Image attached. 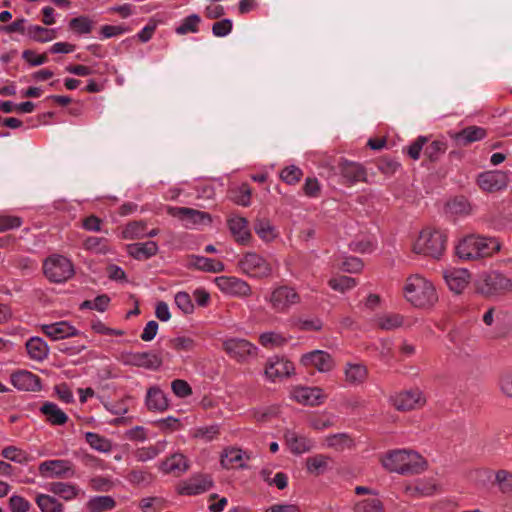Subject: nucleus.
<instances>
[{"label": "nucleus", "mask_w": 512, "mask_h": 512, "mask_svg": "<svg viewBox=\"0 0 512 512\" xmlns=\"http://www.w3.org/2000/svg\"><path fill=\"white\" fill-rule=\"evenodd\" d=\"M382 465L390 472L414 475L426 470L427 461L422 455L413 450L396 449L389 451L382 458Z\"/></svg>", "instance_id": "1"}, {"label": "nucleus", "mask_w": 512, "mask_h": 512, "mask_svg": "<svg viewBox=\"0 0 512 512\" xmlns=\"http://www.w3.org/2000/svg\"><path fill=\"white\" fill-rule=\"evenodd\" d=\"M502 244L496 237L469 235L459 241L456 255L463 260H478L492 257L501 250Z\"/></svg>", "instance_id": "2"}, {"label": "nucleus", "mask_w": 512, "mask_h": 512, "mask_svg": "<svg viewBox=\"0 0 512 512\" xmlns=\"http://www.w3.org/2000/svg\"><path fill=\"white\" fill-rule=\"evenodd\" d=\"M405 299L414 307L428 309L438 301L436 289L431 281L415 274L406 279L403 287Z\"/></svg>", "instance_id": "3"}, {"label": "nucleus", "mask_w": 512, "mask_h": 512, "mask_svg": "<svg viewBox=\"0 0 512 512\" xmlns=\"http://www.w3.org/2000/svg\"><path fill=\"white\" fill-rule=\"evenodd\" d=\"M446 244L447 235L443 231L428 227L420 232L413 249L418 254L437 259L445 251Z\"/></svg>", "instance_id": "4"}, {"label": "nucleus", "mask_w": 512, "mask_h": 512, "mask_svg": "<svg viewBox=\"0 0 512 512\" xmlns=\"http://www.w3.org/2000/svg\"><path fill=\"white\" fill-rule=\"evenodd\" d=\"M475 288L485 297L500 296L512 290V280L499 271L484 272L478 276Z\"/></svg>", "instance_id": "5"}, {"label": "nucleus", "mask_w": 512, "mask_h": 512, "mask_svg": "<svg viewBox=\"0 0 512 512\" xmlns=\"http://www.w3.org/2000/svg\"><path fill=\"white\" fill-rule=\"evenodd\" d=\"M240 271L255 279L269 278L273 274L271 263L256 252H247L238 262Z\"/></svg>", "instance_id": "6"}, {"label": "nucleus", "mask_w": 512, "mask_h": 512, "mask_svg": "<svg viewBox=\"0 0 512 512\" xmlns=\"http://www.w3.org/2000/svg\"><path fill=\"white\" fill-rule=\"evenodd\" d=\"M267 301L275 312L285 314L301 302V296L295 288L279 285L272 289Z\"/></svg>", "instance_id": "7"}, {"label": "nucleus", "mask_w": 512, "mask_h": 512, "mask_svg": "<svg viewBox=\"0 0 512 512\" xmlns=\"http://www.w3.org/2000/svg\"><path fill=\"white\" fill-rule=\"evenodd\" d=\"M43 272L49 281L62 283L74 275V267L68 258L62 255H52L44 261Z\"/></svg>", "instance_id": "8"}, {"label": "nucleus", "mask_w": 512, "mask_h": 512, "mask_svg": "<svg viewBox=\"0 0 512 512\" xmlns=\"http://www.w3.org/2000/svg\"><path fill=\"white\" fill-rule=\"evenodd\" d=\"M223 350L232 359L239 363L247 362L257 356L258 348L243 338H229L222 343Z\"/></svg>", "instance_id": "9"}, {"label": "nucleus", "mask_w": 512, "mask_h": 512, "mask_svg": "<svg viewBox=\"0 0 512 512\" xmlns=\"http://www.w3.org/2000/svg\"><path fill=\"white\" fill-rule=\"evenodd\" d=\"M391 401L398 411H410L423 407L426 404V397L419 388H411L397 393Z\"/></svg>", "instance_id": "10"}, {"label": "nucleus", "mask_w": 512, "mask_h": 512, "mask_svg": "<svg viewBox=\"0 0 512 512\" xmlns=\"http://www.w3.org/2000/svg\"><path fill=\"white\" fill-rule=\"evenodd\" d=\"M508 182V174L500 170L482 172L477 176L479 188L488 193L505 189Z\"/></svg>", "instance_id": "11"}, {"label": "nucleus", "mask_w": 512, "mask_h": 512, "mask_svg": "<svg viewBox=\"0 0 512 512\" xmlns=\"http://www.w3.org/2000/svg\"><path fill=\"white\" fill-rule=\"evenodd\" d=\"M300 362L306 368H315L321 373L329 372L335 366L332 356L323 350H313L303 354Z\"/></svg>", "instance_id": "12"}, {"label": "nucleus", "mask_w": 512, "mask_h": 512, "mask_svg": "<svg viewBox=\"0 0 512 512\" xmlns=\"http://www.w3.org/2000/svg\"><path fill=\"white\" fill-rule=\"evenodd\" d=\"M218 288L229 295L237 297H249L252 294L251 286L237 277L220 276L216 278Z\"/></svg>", "instance_id": "13"}, {"label": "nucleus", "mask_w": 512, "mask_h": 512, "mask_svg": "<svg viewBox=\"0 0 512 512\" xmlns=\"http://www.w3.org/2000/svg\"><path fill=\"white\" fill-rule=\"evenodd\" d=\"M39 473L43 477L65 478L74 475L73 464L69 460H47L39 465Z\"/></svg>", "instance_id": "14"}, {"label": "nucleus", "mask_w": 512, "mask_h": 512, "mask_svg": "<svg viewBox=\"0 0 512 512\" xmlns=\"http://www.w3.org/2000/svg\"><path fill=\"white\" fill-rule=\"evenodd\" d=\"M294 364L280 357L270 358L265 367V376L271 381L280 380L291 376L294 373Z\"/></svg>", "instance_id": "15"}, {"label": "nucleus", "mask_w": 512, "mask_h": 512, "mask_svg": "<svg viewBox=\"0 0 512 512\" xmlns=\"http://www.w3.org/2000/svg\"><path fill=\"white\" fill-rule=\"evenodd\" d=\"M12 385L21 391H40L41 379L36 374L27 370H19L11 374Z\"/></svg>", "instance_id": "16"}, {"label": "nucleus", "mask_w": 512, "mask_h": 512, "mask_svg": "<svg viewBox=\"0 0 512 512\" xmlns=\"http://www.w3.org/2000/svg\"><path fill=\"white\" fill-rule=\"evenodd\" d=\"M291 398L303 405L317 406L325 396L319 387H295L291 391Z\"/></svg>", "instance_id": "17"}, {"label": "nucleus", "mask_w": 512, "mask_h": 512, "mask_svg": "<svg viewBox=\"0 0 512 512\" xmlns=\"http://www.w3.org/2000/svg\"><path fill=\"white\" fill-rule=\"evenodd\" d=\"M487 132L479 126H468L458 132H449V136L458 146H467L473 142L484 139Z\"/></svg>", "instance_id": "18"}, {"label": "nucleus", "mask_w": 512, "mask_h": 512, "mask_svg": "<svg viewBox=\"0 0 512 512\" xmlns=\"http://www.w3.org/2000/svg\"><path fill=\"white\" fill-rule=\"evenodd\" d=\"M145 403L150 411L164 412L169 408L167 395L158 386H151L146 392Z\"/></svg>", "instance_id": "19"}, {"label": "nucleus", "mask_w": 512, "mask_h": 512, "mask_svg": "<svg viewBox=\"0 0 512 512\" xmlns=\"http://www.w3.org/2000/svg\"><path fill=\"white\" fill-rule=\"evenodd\" d=\"M42 331L52 340H60L79 335V331L65 321L43 325Z\"/></svg>", "instance_id": "20"}, {"label": "nucleus", "mask_w": 512, "mask_h": 512, "mask_svg": "<svg viewBox=\"0 0 512 512\" xmlns=\"http://www.w3.org/2000/svg\"><path fill=\"white\" fill-rule=\"evenodd\" d=\"M470 274L466 269H451L445 272L444 278L449 289L460 294L469 282Z\"/></svg>", "instance_id": "21"}, {"label": "nucleus", "mask_w": 512, "mask_h": 512, "mask_svg": "<svg viewBox=\"0 0 512 512\" xmlns=\"http://www.w3.org/2000/svg\"><path fill=\"white\" fill-rule=\"evenodd\" d=\"M212 485V479L208 475H198L185 482L180 488V493L183 495H198L208 491Z\"/></svg>", "instance_id": "22"}, {"label": "nucleus", "mask_w": 512, "mask_h": 512, "mask_svg": "<svg viewBox=\"0 0 512 512\" xmlns=\"http://www.w3.org/2000/svg\"><path fill=\"white\" fill-rule=\"evenodd\" d=\"M438 491V485L434 479H419L415 483L407 485L405 492L411 497H429Z\"/></svg>", "instance_id": "23"}, {"label": "nucleus", "mask_w": 512, "mask_h": 512, "mask_svg": "<svg viewBox=\"0 0 512 512\" xmlns=\"http://www.w3.org/2000/svg\"><path fill=\"white\" fill-rule=\"evenodd\" d=\"M284 438L290 451L294 454H302L308 452L314 446V443L311 439L302 435H298L296 432L291 430L285 432Z\"/></svg>", "instance_id": "24"}, {"label": "nucleus", "mask_w": 512, "mask_h": 512, "mask_svg": "<svg viewBox=\"0 0 512 512\" xmlns=\"http://www.w3.org/2000/svg\"><path fill=\"white\" fill-rule=\"evenodd\" d=\"M340 173L348 184L364 181L366 178V172L360 164L347 160L340 163Z\"/></svg>", "instance_id": "25"}, {"label": "nucleus", "mask_w": 512, "mask_h": 512, "mask_svg": "<svg viewBox=\"0 0 512 512\" xmlns=\"http://www.w3.org/2000/svg\"><path fill=\"white\" fill-rule=\"evenodd\" d=\"M228 226L235 240L240 244H246L251 238L248 222L243 217H232L228 220Z\"/></svg>", "instance_id": "26"}, {"label": "nucleus", "mask_w": 512, "mask_h": 512, "mask_svg": "<svg viewBox=\"0 0 512 512\" xmlns=\"http://www.w3.org/2000/svg\"><path fill=\"white\" fill-rule=\"evenodd\" d=\"M130 365L156 370L162 365V358L154 352L132 353Z\"/></svg>", "instance_id": "27"}, {"label": "nucleus", "mask_w": 512, "mask_h": 512, "mask_svg": "<svg viewBox=\"0 0 512 512\" xmlns=\"http://www.w3.org/2000/svg\"><path fill=\"white\" fill-rule=\"evenodd\" d=\"M244 458L245 453L241 449L228 447L222 452L220 463L221 466L225 469L244 468Z\"/></svg>", "instance_id": "28"}, {"label": "nucleus", "mask_w": 512, "mask_h": 512, "mask_svg": "<svg viewBox=\"0 0 512 512\" xmlns=\"http://www.w3.org/2000/svg\"><path fill=\"white\" fill-rule=\"evenodd\" d=\"M189 465L183 454L175 453L162 462L161 469L164 473H172L179 476L187 471Z\"/></svg>", "instance_id": "29"}, {"label": "nucleus", "mask_w": 512, "mask_h": 512, "mask_svg": "<svg viewBox=\"0 0 512 512\" xmlns=\"http://www.w3.org/2000/svg\"><path fill=\"white\" fill-rule=\"evenodd\" d=\"M40 412L46 416V420L52 425H64L68 416L55 403L45 402L40 407Z\"/></svg>", "instance_id": "30"}, {"label": "nucleus", "mask_w": 512, "mask_h": 512, "mask_svg": "<svg viewBox=\"0 0 512 512\" xmlns=\"http://www.w3.org/2000/svg\"><path fill=\"white\" fill-rule=\"evenodd\" d=\"M158 252V245L155 241L130 244V257L137 260H147Z\"/></svg>", "instance_id": "31"}, {"label": "nucleus", "mask_w": 512, "mask_h": 512, "mask_svg": "<svg viewBox=\"0 0 512 512\" xmlns=\"http://www.w3.org/2000/svg\"><path fill=\"white\" fill-rule=\"evenodd\" d=\"M345 381L350 385L363 383L367 378V368L359 363H347L344 369Z\"/></svg>", "instance_id": "32"}, {"label": "nucleus", "mask_w": 512, "mask_h": 512, "mask_svg": "<svg viewBox=\"0 0 512 512\" xmlns=\"http://www.w3.org/2000/svg\"><path fill=\"white\" fill-rule=\"evenodd\" d=\"M26 350L31 359L42 361L47 357L49 348L42 338L32 337L26 342Z\"/></svg>", "instance_id": "33"}, {"label": "nucleus", "mask_w": 512, "mask_h": 512, "mask_svg": "<svg viewBox=\"0 0 512 512\" xmlns=\"http://www.w3.org/2000/svg\"><path fill=\"white\" fill-rule=\"evenodd\" d=\"M191 264L199 270L211 273H219L225 269L223 262L204 256H193Z\"/></svg>", "instance_id": "34"}, {"label": "nucleus", "mask_w": 512, "mask_h": 512, "mask_svg": "<svg viewBox=\"0 0 512 512\" xmlns=\"http://www.w3.org/2000/svg\"><path fill=\"white\" fill-rule=\"evenodd\" d=\"M167 212L169 215L173 217H177L182 220L188 219L191 220L193 223L201 222L205 217H208V215L203 212L187 207L170 206L167 208Z\"/></svg>", "instance_id": "35"}, {"label": "nucleus", "mask_w": 512, "mask_h": 512, "mask_svg": "<svg viewBox=\"0 0 512 512\" xmlns=\"http://www.w3.org/2000/svg\"><path fill=\"white\" fill-rule=\"evenodd\" d=\"M376 325L383 330H394L406 325V319L398 313H386L376 319Z\"/></svg>", "instance_id": "36"}, {"label": "nucleus", "mask_w": 512, "mask_h": 512, "mask_svg": "<svg viewBox=\"0 0 512 512\" xmlns=\"http://www.w3.org/2000/svg\"><path fill=\"white\" fill-rule=\"evenodd\" d=\"M116 506V502L111 496H95L92 497L87 503L86 508L88 512H107Z\"/></svg>", "instance_id": "37"}, {"label": "nucleus", "mask_w": 512, "mask_h": 512, "mask_svg": "<svg viewBox=\"0 0 512 512\" xmlns=\"http://www.w3.org/2000/svg\"><path fill=\"white\" fill-rule=\"evenodd\" d=\"M165 446V441H159L153 446L138 448L134 452V457L140 462H145L154 459L160 452L164 451Z\"/></svg>", "instance_id": "38"}, {"label": "nucleus", "mask_w": 512, "mask_h": 512, "mask_svg": "<svg viewBox=\"0 0 512 512\" xmlns=\"http://www.w3.org/2000/svg\"><path fill=\"white\" fill-rule=\"evenodd\" d=\"M325 444L329 448L342 451L346 448H351L353 441L346 433H337L325 437Z\"/></svg>", "instance_id": "39"}, {"label": "nucleus", "mask_w": 512, "mask_h": 512, "mask_svg": "<svg viewBox=\"0 0 512 512\" xmlns=\"http://www.w3.org/2000/svg\"><path fill=\"white\" fill-rule=\"evenodd\" d=\"M48 491L60 496L64 500H71L77 496L76 486L63 482L50 483Z\"/></svg>", "instance_id": "40"}, {"label": "nucleus", "mask_w": 512, "mask_h": 512, "mask_svg": "<svg viewBox=\"0 0 512 512\" xmlns=\"http://www.w3.org/2000/svg\"><path fill=\"white\" fill-rule=\"evenodd\" d=\"M36 503L42 512H63L64 509L62 503L47 494H39Z\"/></svg>", "instance_id": "41"}, {"label": "nucleus", "mask_w": 512, "mask_h": 512, "mask_svg": "<svg viewBox=\"0 0 512 512\" xmlns=\"http://www.w3.org/2000/svg\"><path fill=\"white\" fill-rule=\"evenodd\" d=\"M329 460L328 456L322 454L307 458L306 467L308 472L314 475L324 473L328 467Z\"/></svg>", "instance_id": "42"}, {"label": "nucleus", "mask_w": 512, "mask_h": 512, "mask_svg": "<svg viewBox=\"0 0 512 512\" xmlns=\"http://www.w3.org/2000/svg\"><path fill=\"white\" fill-rule=\"evenodd\" d=\"M201 18L198 14H191L185 17L179 26L175 28L178 35H186L188 33H197L199 31V24Z\"/></svg>", "instance_id": "43"}, {"label": "nucleus", "mask_w": 512, "mask_h": 512, "mask_svg": "<svg viewBox=\"0 0 512 512\" xmlns=\"http://www.w3.org/2000/svg\"><path fill=\"white\" fill-rule=\"evenodd\" d=\"M27 34L34 41L41 43L51 41L56 37L54 29H48L39 25H31L27 30Z\"/></svg>", "instance_id": "44"}, {"label": "nucleus", "mask_w": 512, "mask_h": 512, "mask_svg": "<svg viewBox=\"0 0 512 512\" xmlns=\"http://www.w3.org/2000/svg\"><path fill=\"white\" fill-rule=\"evenodd\" d=\"M447 143L443 139H436L425 145L424 155L432 162L437 161L447 150Z\"/></svg>", "instance_id": "45"}, {"label": "nucleus", "mask_w": 512, "mask_h": 512, "mask_svg": "<svg viewBox=\"0 0 512 512\" xmlns=\"http://www.w3.org/2000/svg\"><path fill=\"white\" fill-rule=\"evenodd\" d=\"M503 494H512V472L500 469L495 472L493 482Z\"/></svg>", "instance_id": "46"}, {"label": "nucleus", "mask_w": 512, "mask_h": 512, "mask_svg": "<svg viewBox=\"0 0 512 512\" xmlns=\"http://www.w3.org/2000/svg\"><path fill=\"white\" fill-rule=\"evenodd\" d=\"M85 439L93 449L99 452H109L111 450L110 441L97 433L87 432Z\"/></svg>", "instance_id": "47"}, {"label": "nucleus", "mask_w": 512, "mask_h": 512, "mask_svg": "<svg viewBox=\"0 0 512 512\" xmlns=\"http://www.w3.org/2000/svg\"><path fill=\"white\" fill-rule=\"evenodd\" d=\"M110 303V297L107 294L98 295L93 300H85L80 304V309L96 310L104 312L107 310Z\"/></svg>", "instance_id": "48"}, {"label": "nucleus", "mask_w": 512, "mask_h": 512, "mask_svg": "<svg viewBox=\"0 0 512 512\" xmlns=\"http://www.w3.org/2000/svg\"><path fill=\"white\" fill-rule=\"evenodd\" d=\"M328 285L331 289L344 293L357 285V281L355 278L349 276H339L331 278L328 281Z\"/></svg>", "instance_id": "49"}, {"label": "nucleus", "mask_w": 512, "mask_h": 512, "mask_svg": "<svg viewBox=\"0 0 512 512\" xmlns=\"http://www.w3.org/2000/svg\"><path fill=\"white\" fill-rule=\"evenodd\" d=\"M231 199L238 205L247 207L251 203V189L248 184H242L231 192Z\"/></svg>", "instance_id": "50"}, {"label": "nucleus", "mask_w": 512, "mask_h": 512, "mask_svg": "<svg viewBox=\"0 0 512 512\" xmlns=\"http://www.w3.org/2000/svg\"><path fill=\"white\" fill-rule=\"evenodd\" d=\"M497 385L504 396L512 398V368L500 373Z\"/></svg>", "instance_id": "51"}, {"label": "nucleus", "mask_w": 512, "mask_h": 512, "mask_svg": "<svg viewBox=\"0 0 512 512\" xmlns=\"http://www.w3.org/2000/svg\"><path fill=\"white\" fill-rule=\"evenodd\" d=\"M259 342L266 348L280 347L286 343V339L276 332H265L259 337Z\"/></svg>", "instance_id": "52"}, {"label": "nucleus", "mask_w": 512, "mask_h": 512, "mask_svg": "<svg viewBox=\"0 0 512 512\" xmlns=\"http://www.w3.org/2000/svg\"><path fill=\"white\" fill-rule=\"evenodd\" d=\"M1 455L5 459H8L10 461L20 463V464L26 463L28 461V454L16 446L5 447L2 450Z\"/></svg>", "instance_id": "53"}, {"label": "nucleus", "mask_w": 512, "mask_h": 512, "mask_svg": "<svg viewBox=\"0 0 512 512\" xmlns=\"http://www.w3.org/2000/svg\"><path fill=\"white\" fill-rule=\"evenodd\" d=\"M69 27L79 34H88L92 31L93 23L88 17L79 16L70 20Z\"/></svg>", "instance_id": "54"}, {"label": "nucleus", "mask_w": 512, "mask_h": 512, "mask_svg": "<svg viewBox=\"0 0 512 512\" xmlns=\"http://www.w3.org/2000/svg\"><path fill=\"white\" fill-rule=\"evenodd\" d=\"M302 175L303 172L299 167L290 165L281 171L280 178L289 185H295L300 181Z\"/></svg>", "instance_id": "55"}, {"label": "nucleus", "mask_w": 512, "mask_h": 512, "mask_svg": "<svg viewBox=\"0 0 512 512\" xmlns=\"http://www.w3.org/2000/svg\"><path fill=\"white\" fill-rule=\"evenodd\" d=\"M169 346L180 352V351H185V352H189V351H192L195 346H196V343L195 341L190 338V337H187V336H179V337H175V338H172L169 340Z\"/></svg>", "instance_id": "56"}, {"label": "nucleus", "mask_w": 512, "mask_h": 512, "mask_svg": "<svg viewBox=\"0 0 512 512\" xmlns=\"http://www.w3.org/2000/svg\"><path fill=\"white\" fill-rule=\"evenodd\" d=\"M447 207L453 214L466 215L471 211V205L469 201L464 197H457L448 202Z\"/></svg>", "instance_id": "57"}, {"label": "nucleus", "mask_w": 512, "mask_h": 512, "mask_svg": "<svg viewBox=\"0 0 512 512\" xmlns=\"http://www.w3.org/2000/svg\"><path fill=\"white\" fill-rule=\"evenodd\" d=\"M174 301L176 306L184 313L191 314L194 311V304L187 292L180 291L175 294Z\"/></svg>", "instance_id": "58"}, {"label": "nucleus", "mask_w": 512, "mask_h": 512, "mask_svg": "<svg viewBox=\"0 0 512 512\" xmlns=\"http://www.w3.org/2000/svg\"><path fill=\"white\" fill-rule=\"evenodd\" d=\"M219 435L218 425L198 427L193 431V437L204 441H212Z\"/></svg>", "instance_id": "59"}, {"label": "nucleus", "mask_w": 512, "mask_h": 512, "mask_svg": "<svg viewBox=\"0 0 512 512\" xmlns=\"http://www.w3.org/2000/svg\"><path fill=\"white\" fill-rule=\"evenodd\" d=\"M171 389L178 398H187L192 395L191 386L183 379L173 380L171 383Z\"/></svg>", "instance_id": "60"}, {"label": "nucleus", "mask_w": 512, "mask_h": 512, "mask_svg": "<svg viewBox=\"0 0 512 512\" xmlns=\"http://www.w3.org/2000/svg\"><path fill=\"white\" fill-rule=\"evenodd\" d=\"M255 232L263 240H271L274 238V228L269 221L258 220L254 226Z\"/></svg>", "instance_id": "61"}, {"label": "nucleus", "mask_w": 512, "mask_h": 512, "mask_svg": "<svg viewBox=\"0 0 512 512\" xmlns=\"http://www.w3.org/2000/svg\"><path fill=\"white\" fill-rule=\"evenodd\" d=\"M86 250L95 253H105L107 251V240L100 237H88L84 242Z\"/></svg>", "instance_id": "62"}, {"label": "nucleus", "mask_w": 512, "mask_h": 512, "mask_svg": "<svg viewBox=\"0 0 512 512\" xmlns=\"http://www.w3.org/2000/svg\"><path fill=\"white\" fill-rule=\"evenodd\" d=\"M357 512H383L382 502L377 498L367 499L356 505Z\"/></svg>", "instance_id": "63"}, {"label": "nucleus", "mask_w": 512, "mask_h": 512, "mask_svg": "<svg viewBox=\"0 0 512 512\" xmlns=\"http://www.w3.org/2000/svg\"><path fill=\"white\" fill-rule=\"evenodd\" d=\"M30 507V502L21 496L13 495L9 499V508L11 512H28Z\"/></svg>", "instance_id": "64"}]
</instances>
